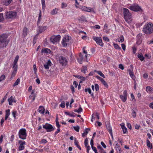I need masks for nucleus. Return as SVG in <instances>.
I'll use <instances>...</instances> for the list:
<instances>
[{"mask_svg":"<svg viewBox=\"0 0 153 153\" xmlns=\"http://www.w3.org/2000/svg\"><path fill=\"white\" fill-rule=\"evenodd\" d=\"M117 41L120 42H122L124 41V38L123 36H120V37H119L118 39H117Z\"/></svg>","mask_w":153,"mask_h":153,"instance_id":"obj_38","label":"nucleus"},{"mask_svg":"<svg viewBox=\"0 0 153 153\" xmlns=\"http://www.w3.org/2000/svg\"><path fill=\"white\" fill-rule=\"evenodd\" d=\"M70 37L68 36L64 37L62 41V44L64 47L67 46L68 44L69 43Z\"/></svg>","mask_w":153,"mask_h":153,"instance_id":"obj_7","label":"nucleus"},{"mask_svg":"<svg viewBox=\"0 0 153 153\" xmlns=\"http://www.w3.org/2000/svg\"><path fill=\"white\" fill-rule=\"evenodd\" d=\"M59 62L62 66H65L67 64L66 59L63 56H60L59 58Z\"/></svg>","mask_w":153,"mask_h":153,"instance_id":"obj_10","label":"nucleus"},{"mask_svg":"<svg viewBox=\"0 0 153 153\" xmlns=\"http://www.w3.org/2000/svg\"><path fill=\"white\" fill-rule=\"evenodd\" d=\"M7 97V94L4 97L3 100L1 101V103H3L6 99Z\"/></svg>","mask_w":153,"mask_h":153,"instance_id":"obj_53","label":"nucleus"},{"mask_svg":"<svg viewBox=\"0 0 153 153\" xmlns=\"http://www.w3.org/2000/svg\"><path fill=\"white\" fill-rule=\"evenodd\" d=\"M42 15H41V11H40L39 13V14L38 19L37 21V25L39 26V23H40L42 19Z\"/></svg>","mask_w":153,"mask_h":153,"instance_id":"obj_34","label":"nucleus"},{"mask_svg":"<svg viewBox=\"0 0 153 153\" xmlns=\"http://www.w3.org/2000/svg\"><path fill=\"white\" fill-rule=\"evenodd\" d=\"M114 46L116 49H118L119 50H121V48L118 45L116 44H114Z\"/></svg>","mask_w":153,"mask_h":153,"instance_id":"obj_44","label":"nucleus"},{"mask_svg":"<svg viewBox=\"0 0 153 153\" xmlns=\"http://www.w3.org/2000/svg\"><path fill=\"white\" fill-rule=\"evenodd\" d=\"M10 109H7V110H6V111L5 115L9 117V116L10 115Z\"/></svg>","mask_w":153,"mask_h":153,"instance_id":"obj_52","label":"nucleus"},{"mask_svg":"<svg viewBox=\"0 0 153 153\" xmlns=\"http://www.w3.org/2000/svg\"><path fill=\"white\" fill-rule=\"evenodd\" d=\"M38 30L39 33H41L47 30V26H39V27Z\"/></svg>","mask_w":153,"mask_h":153,"instance_id":"obj_18","label":"nucleus"},{"mask_svg":"<svg viewBox=\"0 0 153 153\" xmlns=\"http://www.w3.org/2000/svg\"><path fill=\"white\" fill-rule=\"evenodd\" d=\"M121 47L123 51H125L126 50V45L123 44H121Z\"/></svg>","mask_w":153,"mask_h":153,"instance_id":"obj_63","label":"nucleus"},{"mask_svg":"<svg viewBox=\"0 0 153 153\" xmlns=\"http://www.w3.org/2000/svg\"><path fill=\"white\" fill-rule=\"evenodd\" d=\"M82 108L80 106L79 108L78 109H75L74 110V111L75 112H77L78 113H79L81 112H82Z\"/></svg>","mask_w":153,"mask_h":153,"instance_id":"obj_40","label":"nucleus"},{"mask_svg":"<svg viewBox=\"0 0 153 153\" xmlns=\"http://www.w3.org/2000/svg\"><path fill=\"white\" fill-rule=\"evenodd\" d=\"M143 31L146 34H151L153 33V24L150 22H147L144 25Z\"/></svg>","mask_w":153,"mask_h":153,"instance_id":"obj_1","label":"nucleus"},{"mask_svg":"<svg viewBox=\"0 0 153 153\" xmlns=\"http://www.w3.org/2000/svg\"><path fill=\"white\" fill-rule=\"evenodd\" d=\"M105 124H106V126L107 129L108 131H109L110 134L112 138H113V136L112 129L111 128V126L110 125L108 121L106 122Z\"/></svg>","mask_w":153,"mask_h":153,"instance_id":"obj_12","label":"nucleus"},{"mask_svg":"<svg viewBox=\"0 0 153 153\" xmlns=\"http://www.w3.org/2000/svg\"><path fill=\"white\" fill-rule=\"evenodd\" d=\"M121 128L123 129V132L124 134H125L127 133V128L124 125H122L121 126Z\"/></svg>","mask_w":153,"mask_h":153,"instance_id":"obj_35","label":"nucleus"},{"mask_svg":"<svg viewBox=\"0 0 153 153\" xmlns=\"http://www.w3.org/2000/svg\"><path fill=\"white\" fill-rule=\"evenodd\" d=\"M31 95H30L29 97V98L30 99H32V101H33L35 100V95L34 94L33 91L31 92Z\"/></svg>","mask_w":153,"mask_h":153,"instance_id":"obj_30","label":"nucleus"},{"mask_svg":"<svg viewBox=\"0 0 153 153\" xmlns=\"http://www.w3.org/2000/svg\"><path fill=\"white\" fill-rule=\"evenodd\" d=\"M28 29L26 27H25L23 30L22 35L24 37L27 36V33Z\"/></svg>","mask_w":153,"mask_h":153,"instance_id":"obj_26","label":"nucleus"},{"mask_svg":"<svg viewBox=\"0 0 153 153\" xmlns=\"http://www.w3.org/2000/svg\"><path fill=\"white\" fill-rule=\"evenodd\" d=\"M20 82V79L19 78H18V79L16 80V81L14 83L13 85V86L14 87L16 85H17Z\"/></svg>","mask_w":153,"mask_h":153,"instance_id":"obj_42","label":"nucleus"},{"mask_svg":"<svg viewBox=\"0 0 153 153\" xmlns=\"http://www.w3.org/2000/svg\"><path fill=\"white\" fill-rule=\"evenodd\" d=\"M74 129L77 132L79 131V130L80 128L79 127L77 126H74L73 127Z\"/></svg>","mask_w":153,"mask_h":153,"instance_id":"obj_48","label":"nucleus"},{"mask_svg":"<svg viewBox=\"0 0 153 153\" xmlns=\"http://www.w3.org/2000/svg\"><path fill=\"white\" fill-rule=\"evenodd\" d=\"M92 149L94 151L95 153H98L97 152V149L96 147H94V146L91 147Z\"/></svg>","mask_w":153,"mask_h":153,"instance_id":"obj_61","label":"nucleus"},{"mask_svg":"<svg viewBox=\"0 0 153 153\" xmlns=\"http://www.w3.org/2000/svg\"><path fill=\"white\" fill-rule=\"evenodd\" d=\"M18 61L14 60L13 62V67L18 68V65L17 64V62Z\"/></svg>","mask_w":153,"mask_h":153,"instance_id":"obj_49","label":"nucleus"},{"mask_svg":"<svg viewBox=\"0 0 153 153\" xmlns=\"http://www.w3.org/2000/svg\"><path fill=\"white\" fill-rule=\"evenodd\" d=\"M3 14L0 13V22L2 21L3 20Z\"/></svg>","mask_w":153,"mask_h":153,"instance_id":"obj_57","label":"nucleus"},{"mask_svg":"<svg viewBox=\"0 0 153 153\" xmlns=\"http://www.w3.org/2000/svg\"><path fill=\"white\" fill-rule=\"evenodd\" d=\"M141 34H139L137 35L136 38L137 40V42H139L140 43L141 42Z\"/></svg>","mask_w":153,"mask_h":153,"instance_id":"obj_32","label":"nucleus"},{"mask_svg":"<svg viewBox=\"0 0 153 153\" xmlns=\"http://www.w3.org/2000/svg\"><path fill=\"white\" fill-rule=\"evenodd\" d=\"M123 10L124 18L125 21L129 23L131 21V14L129 12V10L127 8H124Z\"/></svg>","mask_w":153,"mask_h":153,"instance_id":"obj_3","label":"nucleus"},{"mask_svg":"<svg viewBox=\"0 0 153 153\" xmlns=\"http://www.w3.org/2000/svg\"><path fill=\"white\" fill-rule=\"evenodd\" d=\"M7 37V35L5 34L0 36V48L5 47L7 45L8 43L6 41Z\"/></svg>","mask_w":153,"mask_h":153,"instance_id":"obj_2","label":"nucleus"},{"mask_svg":"<svg viewBox=\"0 0 153 153\" xmlns=\"http://www.w3.org/2000/svg\"><path fill=\"white\" fill-rule=\"evenodd\" d=\"M78 142L76 140V139H75L74 140V144L80 150H81V149L80 147L78 144Z\"/></svg>","mask_w":153,"mask_h":153,"instance_id":"obj_39","label":"nucleus"},{"mask_svg":"<svg viewBox=\"0 0 153 153\" xmlns=\"http://www.w3.org/2000/svg\"><path fill=\"white\" fill-rule=\"evenodd\" d=\"M67 6V4L65 3H62V8H64L65 7Z\"/></svg>","mask_w":153,"mask_h":153,"instance_id":"obj_58","label":"nucleus"},{"mask_svg":"<svg viewBox=\"0 0 153 153\" xmlns=\"http://www.w3.org/2000/svg\"><path fill=\"white\" fill-rule=\"evenodd\" d=\"M77 60H78V62L80 64H81L82 63V60H83V59H81V58H77Z\"/></svg>","mask_w":153,"mask_h":153,"instance_id":"obj_59","label":"nucleus"},{"mask_svg":"<svg viewBox=\"0 0 153 153\" xmlns=\"http://www.w3.org/2000/svg\"><path fill=\"white\" fill-rule=\"evenodd\" d=\"M119 68L122 70L124 69V68L122 64H120L119 65Z\"/></svg>","mask_w":153,"mask_h":153,"instance_id":"obj_64","label":"nucleus"},{"mask_svg":"<svg viewBox=\"0 0 153 153\" xmlns=\"http://www.w3.org/2000/svg\"><path fill=\"white\" fill-rule=\"evenodd\" d=\"M101 82L105 87H106V88H108V85L107 84V83L105 82V81L103 79L101 81Z\"/></svg>","mask_w":153,"mask_h":153,"instance_id":"obj_41","label":"nucleus"},{"mask_svg":"<svg viewBox=\"0 0 153 153\" xmlns=\"http://www.w3.org/2000/svg\"><path fill=\"white\" fill-rule=\"evenodd\" d=\"M74 76L83 81H85L87 77H84L80 75H74Z\"/></svg>","mask_w":153,"mask_h":153,"instance_id":"obj_27","label":"nucleus"},{"mask_svg":"<svg viewBox=\"0 0 153 153\" xmlns=\"http://www.w3.org/2000/svg\"><path fill=\"white\" fill-rule=\"evenodd\" d=\"M19 143L20 144L19 148V150L20 151L23 150L25 148V146H24V145L25 144V142L22 140H19Z\"/></svg>","mask_w":153,"mask_h":153,"instance_id":"obj_15","label":"nucleus"},{"mask_svg":"<svg viewBox=\"0 0 153 153\" xmlns=\"http://www.w3.org/2000/svg\"><path fill=\"white\" fill-rule=\"evenodd\" d=\"M43 127L45 129L47 132L52 131L55 129V128L53 127L51 125L48 123H46L45 125H43Z\"/></svg>","mask_w":153,"mask_h":153,"instance_id":"obj_6","label":"nucleus"},{"mask_svg":"<svg viewBox=\"0 0 153 153\" xmlns=\"http://www.w3.org/2000/svg\"><path fill=\"white\" fill-rule=\"evenodd\" d=\"M90 128H86L85 129V130L84 132V133L85 134H87L88 133V131H90Z\"/></svg>","mask_w":153,"mask_h":153,"instance_id":"obj_54","label":"nucleus"},{"mask_svg":"<svg viewBox=\"0 0 153 153\" xmlns=\"http://www.w3.org/2000/svg\"><path fill=\"white\" fill-rule=\"evenodd\" d=\"M85 92H88L90 94H91V89L90 88H88L85 89Z\"/></svg>","mask_w":153,"mask_h":153,"instance_id":"obj_47","label":"nucleus"},{"mask_svg":"<svg viewBox=\"0 0 153 153\" xmlns=\"http://www.w3.org/2000/svg\"><path fill=\"white\" fill-rule=\"evenodd\" d=\"M94 71L97 72L98 74H99L100 76L104 78H105V76L102 73V72L100 71H97L96 70H94Z\"/></svg>","mask_w":153,"mask_h":153,"instance_id":"obj_36","label":"nucleus"},{"mask_svg":"<svg viewBox=\"0 0 153 153\" xmlns=\"http://www.w3.org/2000/svg\"><path fill=\"white\" fill-rule=\"evenodd\" d=\"M87 70V67L85 66H83L81 70V71L84 74L86 73V71Z\"/></svg>","mask_w":153,"mask_h":153,"instance_id":"obj_37","label":"nucleus"},{"mask_svg":"<svg viewBox=\"0 0 153 153\" xmlns=\"http://www.w3.org/2000/svg\"><path fill=\"white\" fill-rule=\"evenodd\" d=\"M56 125L57 127L58 128V129L56 131L54 135L56 136V135L60 131V125L59 124V122L58 121V116L56 117Z\"/></svg>","mask_w":153,"mask_h":153,"instance_id":"obj_13","label":"nucleus"},{"mask_svg":"<svg viewBox=\"0 0 153 153\" xmlns=\"http://www.w3.org/2000/svg\"><path fill=\"white\" fill-rule=\"evenodd\" d=\"M129 74L131 78L134 80L135 81L136 77L134 74L133 71L132 69H128V70Z\"/></svg>","mask_w":153,"mask_h":153,"instance_id":"obj_17","label":"nucleus"},{"mask_svg":"<svg viewBox=\"0 0 153 153\" xmlns=\"http://www.w3.org/2000/svg\"><path fill=\"white\" fill-rule=\"evenodd\" d=\"M81 9L83 11L88 12H90L91 11V10L90 8L87 7L85 6H82Z\"/></svg>","mask_w":153,"mask_h":153,"instance_id":"obj_25","label":"nucleus"},{"mask_svg":"<svg viewBox=\"0 0 153 153\" xmlns=\"http://www.w3.org/2000/svg\"><path fill=\"white\" fill-rule=\"evenodd\" d=\"M95 87L96 91H97L99 90V87L97 84H95Z\"/></svg>","mask_w":153,"mask_h":153,"instance_id":"obj_51","label":"nucleus"},{"mask_svg":"<svg viewBox=\"0 0 153 153\" xmlns=\"http://www.w3.org/2000/svg\"><path fill=\"white\" fill-rule=\"evenodd\" d=\"M146 90L148 93H153V88L151 86H147L146 88Z\"/></svg>","mask_w":153,"mask_h":153,"instance_id":"obj_22","label":"nucleus"},{"mask_svg":"<svg viewBox=\"0 0 153 153\" xmlns=\"http://www.w3.org/2000/svg\"><path fill=\"white\" fill-rule=\"evenodd\" d=\"M65 102L64 101H62L61 102V104H60V106L62 108H64L65 107Z\"/></svg>","mask_w":153,"mask_h":153,"instance_id":"obj_56","label":"nucleus"},{"mask_svg":"<svg viewBox=\"0 0 153 153\" xmlns=\"http://www.w3.org/2000/svg\"><path fill=\"white\" fill-rule=\"evenodd\" d=\"M52 65V63L50 60H48L47 62L44 64V67L45 69H48Z\"/></svg>","mask_w":153,"mask_h":153,"instance_id":"obj_16","label":"nucleus"},{"mask_svg":"<svg viewBox=\"0 0 153 153\" xmlns=\"http://www.w3.org/2000/svg\"><path fill=\"white\" fill-rule=\"evenodd\" d=\"M65 114H67V115H68L71 117H74L75 116V115H74V113L73 112L71 114L70 113H69V112H65Z\"/></svg>","mask_w":153,"mask_h":153,"instance_id":"obj_43","label":"nucleus"},{"mask_svg":"<svg viewBox=\"0 0 153 153\" xmlns=\"http://www.w3.org/2000/svg\"><path fill=\"white\" fill-rule=\"evenodd\" d=\"M97 148L99 150V151L101 153H106L100 145H99L98 146Z\"/></svg>","mask_w":153,"mask_h":153,"instance_id":"obj_29","label":"nucleus"},{"mask_svg":"<svg viewBox=\"0 0 153 153\" xmlns=\"http://www.w3.org/2000/svg\"><path fill=\"white\" fill-rule=\"evenodd\" d=\"M34 73L35 74H36L37 68L35 64H34L33 66Z\"/></svg>","mask_w":153,"mask_h":153,"instance_id":"obj_46","label":"nucleus"},{"mask_svg":"<svg viewBox=\"0 0 153 153\" xmlns=\"http://www.w3.org/2000/svg\"><path fill=\"white\" fill-rule=\"evenodd\" d=\"M19 135L20 138L23 140L26 139L27 136L26 129L25 128L20 129L19 132Z\"/></svg>","mask_w":153,"mask_h":153,"instance_id":"obj_5","label":"nucleus"},{"mask_svg":"<svg viewBox=\"0 0 153 153\" xmlns=\"http://www.w3.org/2000/svg\"><path fill=\"white\" fill-rule=\"evenodd\" d=\"M137 111V110L136 108H134L132 109L131 114L133 117L135 118L136 117V112Z\"/></svg>","mask_w":153,"mask_h":153,"instance_id":"obj_24","label":"nucleus"},{"mask_svg":"<svg viewBox=\"0 0 153 153\" xmlns=\"http://www.w3.org/2000/svg\"><path fill=\"white\" fill-rule=\"evenodd\" d=\"M51 52V51L50 49L46 48H43L41 51V53H44L45 54H47L48 53H50Z\"/></svg>","mask_w":153,"mask_h":153,"instance_id":"obj_20","label":"nucleus"},{"mask_svg":"<svg viewBox=\"0 0 153 153\" xmlns=\"http://www.w3.org/2000/svg\"><path fill=\"white\" fill-rule=\"evenodd\" d=\"M16 13L15 12L13 11H9L6 13V18L9 19H13L16 17Z\"/></svg>","mask_w":153,"mask_h":153,"instance_id":"obj_4","label":"nucleus"},{"mask_svg":"<svg viewBox=\"0 0 153 153\" xmlns=\"http://www.w3.org/2000/svg\"><path fill=\"white\" fill-rule=\"evenodd\" d=\"M137 57L141 61H143L144 59V58L142 53H138L137 55Z\"/></svg>","mask_w":153,"mask_h":153,"instance_id":"obj_31","label":"nucleus"},{"mask_svg":"<svg viewBox=\"0 0 153 153\" xmlns=\"http://www.w3.org/2000/svg\"><path fill=\"white\" fill-rule=\"evenodd\" d=\"M9 104V105H12L13 102H16V101L14 100V98L13 97L11 96L8 99Z\"/></svg>","mask_w":153,"mask_h":153,"instance_id":"obj_21","label":"nucleus"},{"mask_svg":"<svg viewBox=\"0 0 153 153\" xmlns=\"http://www.w3.org/2000/svg\"><path fill=\"white\" fill-rule=\"evenodd\" d=\"M61 36L58 35L56 36H52L50 39L51 41L54 44L55 42L59 41Z\"/></svg>","mask_w":153,"mask_h":153,"instance_id":"obj_11","label":"nucleus"},{"mask_svg":"<svg viewBox=\"0 0 153 153\" xmlns=\"http://www.w3.org/2000/svg\"><path fill=\"white\" fill-rule=\"evenodd\" d=\"M127 92L126 90H125L123 93V95H121L120 96V98L123 102H125L127 100Z\"/></svg>","mask_w":153,"mask_h":153,"instance_id":"obj_14","label":"nucleus"},{"mask_svg":"<svg viewBox=\"0 0 153 153\" xmlns=\"http://www.w3.org/2000/svg\"><path fill=\"white\" fill-rule=\"evenodd\" d=\"M43 8L45 7V0H41Z\"/></svg>","mask_w":153,"mask_h":153,"instance_id":"obj_60","label":"nucleus"},{"mask_svg":"<svg viewBox=\"0 0 153 153\" xmlns=\"http://www.w3.org/2000/svg\"><path fill=\"white\" fill-rule=\"evenodd\" d=\"M38 111L42 114H43L45 113V109L43 106H40L37 110Z\"/></svg>","mask_w":153,"mask_h":153,"instance_id":"obj_19","label":"nucleus"},{"mask_svg":"<svg viewBox=\"0 0 153 153\" xmlns=\"http://www.w3.org/2000/svg\"><path fill=\"white\" fill-rule=\"evenodd\" d=\"M93 39L96 41L97 44L101 46H103V44L102 42L101 37L93 36Z\"/></svg>","mask_w":153,"mask_h":153,"instance_id":"obj_8","label":"nucleus"},{"mask_svg":"<svg viewBox=\"0 0 153 153\" xmlns=\"http://www.w3.org/2000/svg\"><path fill=\"white\" fill-rule=\"evenodd\" d=\"M116 148L117 151L118 150L119 151L120 153L121 152L120 148L119 146H116Z\"/></svg>","mask_w":153,"mask_h":153,"instance_id":"obj_62","label":"nucleus"},{"mask_svg":"<svg viewBox=\"0 0 153 153\" xmlns=\"http://www.w3.org/2000/svg\"><path fill=\"white\" fill-rule=\"evenodd\" d=\"M146 143L147 147L150 148L152 149V143H151L150 141L148 139L146 140Z\"/></svg>","mask_w":153,"mask_h":153,"instance_id":"obj_28","label":"nucleus"},{"mask_svg":"<svg viewBox=\"0 0 153 153\" xmlns=\"http://www.w3.org/2000/svg\"><path fill=\"white\" fill-rule=\"evenodd\" d=\"M12 0H5V4L8 5L11 2Z\"/></svg>","mask_w":153,"mask_h":153,"instance_id":"obj_45","label":"nucleus"},{"mask_svg":"<svg viewBox=\"0 0 153 153\" xmlns=\"http://www.w3.org/2000/svg\"><path fill=\"white\" fill-rule=\"evenodd\" d=\"M5 76L4 75H2L0 77V82L1 81L4 80Z\"/></svg>","mask_w":153,"mask_h":153,"instance_id":"obj_50","label":"nucleus"},{"mask_svg":"<svg viewBox=\"0 0 153 153\" xmlns=\"http://www.w3.org/2000/svg\"><path fill=\"white\" fill-rule=\"evenodd\" d=\"M58 10V9L57 8H55L51 12V14L52 15H54L56 14L57 13V11Z\"/></svg>","mask_w":153,"mask_h":153,"instance_id":"obj_33","label":"nucleus"},{"mask_svg":"<svg viewBox=\"0 0 153 153\" xmlns=\"http://www.w3.org/2000/svg\"><path fill=\"white\" fill-rule=\"evenodd\" d=\"M103 39L105 41L109 42V39H108V38L106 36H103Z\"/></svg>","mask_w":153,"mask_h":153,"instance_id":"obj_55","label":"nucleus"},{"mask_svg":"<svg viewBox=\"0 0 153 153\" xmlns=\"http://www.w3.org/2000/svg\"><path fill=\"white\" fill-rule=\"evenodd\" d=\"M17 68H18L13 67V70L11 76V78H12L15 76L17 70Z\"/></svg>","mask_w":153,"mask_h":153,"instance_id":"obj_23","label":"nucleus"},{"mask_svg":"<svg viewBox=\"0 0 153 153\" xmlns=\"http://www.w3.org/2000/svg\"><path fill=\"white\" fill-rule=\"evenodd\" d=\"M129 8L134 11H138L141 10V7L137 4H133L129 6Z\"/></svg>","mask_w":153,"mask_h":153,"instance_id":"obj_9","label":"nucleus"}]
</instances>
